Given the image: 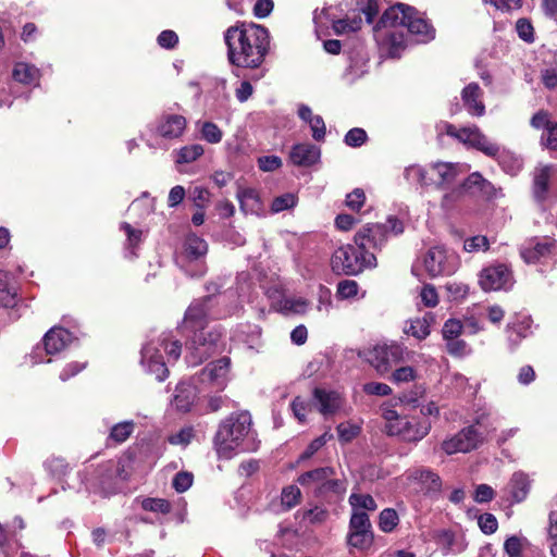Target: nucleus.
Instances as JSON below:
<instances>
[{
  "label": "nucleus",
  "instance_id": "obj_1",
  "mask_svg": "<svg viewBox=\"0 0 557 557\" xmlns=\"http://www.w3.org/2000/svg\"><path fill=\"white\" fill-rule=\"evenodd\" d=\"M224 41L228 62L243 69H259L270 49L268 29L255 23L230 26Z\"/></svg>",
  "mask_w": 557,
  "mask_h": 557
},
{
  "label": "nucleus",
  "instance_id": "obj_2",
  "mask_svg": "<svg viewBox=\"0 0 557 557\" xmlns=\"http://www.w3.org/2000/svg\"><path fill=\"white\" fill-rule=\"evenodd\" d=\"M252 425L247 411L233 412L223 419L213 436V448L219 459H231L242 448Z\"/></svg>",
  "mask_w": 557,
  "mask_h": 557
},
{
  "label": "nucleus",
  "instance_id": "obj_3",
  "mask_svg": "<svg viewBox=\"0 0 557 557\" xmlns=\"http://www.w3.org/2000/svg\"><path fill=\"white\" fill-rule=\"evenodd\" d=\"M406 27L407 30L418 37V41H429L434 38L435 30L417 11L409 5L397 3L387 9L381 16L376 28Z\"/></svg>",
  "mask_w": 557,
  "mask_h": 557
},
{
  "label": "nucleus",
  "instance_id": "obj_4",
  "mask_svg": "<svg viewBox=\"0 0 557 557\" xmlns=\"http://www.w3.org/2000/svg\"><path fill=\"white\" fill-rule=\"evenodd\" d=\"M374 252L364 250L358 244L338 247L331 258V268L336 274L357 275L366 268H375Z\"/></svg>",
  "mask_w": 557,
  "mask_h": 557
},
{
  "label": "nucleus",
  "instance_id": "obj_5",
  "mask_svg": "<svg viewBox=\"0 0 557 557\" xmlns=\"http://www.w3.org/2000/svg\"><path fill=\"white\" fill-rule=\"evenodd\" d=\"M403 232V222L395 216H388L385 223H368L362 226L355 234L354 243L364 250L374 252L382 249L389 236H397Z\"/></svg>",
  "mask_w": 557,
  "mask_h": 557
},
{
  "label": "nucleus",
  "instance_id": "obj_6",
  "mask_svg": "<svg viewBox=\"0 0 557 557\" xmlns=\"http://www.w3.org/2000/svg\"><path fill=\"white\" fill-rule=\"evenodd\" d=\"M532 196L540 205L548 199L557 200V165L540 164L534 169Z\"/></svg>",
  "mask_w": 557,
  "mask_h": 557
},
{
  "label": "nucleus",
  "instance_id": "obj_7",
  "mask_svg": "<svg viewBox=\"0 0 557 557\" xmlns=\"http://www.w3.org/2000/svg\"><path fill=\"white\" fill-rule=\"evenodd\" d=\"M423 262L425 271L431 277L451 275L460 265L459 257L441 246L430 248Z\"/></svg>",
  "mask_w": 557,
  "mask_h": 557
},
{
  "label": "nucleus",
  "instance_id": "obj_8",
  "mask_svg": "<svg viewBox=\"0 0 557 557\" xmlns=\"http://www.w3.org/2000/svg\"><path fill=\"white\" fill-rule=\"evenodd\" d=\"M221 334L215 330H198L194 331V336L190 342V354L187 360L190 364L196 366L203 360L208 359L219 348Z\"/></svg>",
  "mask_w": 557,
  "mask_h": 557
},
{
  "label": "nucleus",
  "instance_id": "obj_9",
  "mask_svg": "<svg viewBox=\"0 0 557 557\" xmlns=\"http://www.w3.org/2000/svg\"><path fill=\"white\" fill-rule=\"evenodd\" d=\"M512 284V271L503 263L488 265L479 274V285L485 292L509 289Z\"/></svg>",
  "mask_w": 557,
  "mask_h": 557
},
{
  "label": "nucleus",
  "instance_id": "obj_10",
  "mask_svg": "<svg viewBox=\"0 0 557 557\" xmlns=\"http://www.w3.org/2000/svg\"><path fill=\"white\" fill-rule=\"evenodd\" d=\"M431 430V423L428 420L419 421L416 419L403 418L387 429L391 436H399L406 442H419L425 437Z\"/></svg>",
  "mask_w": 557,
  "mask_h": 557
},
{
  "label": "nucleus",
  "instance_id": "obj_11",
  "mask_svg": "<svg viewBox=\"0 0 557 557\" xmlns=\"http://www.w3.org/2000/svg\"><path fill=\"white\" fill-rule=\"evenodd\" d=\"M482 442V436L473 425L463 428L453 437L446 440L442 444L443 450L453 455L456 453H468L475 449Z\"/></svg>",
  "mask_w": 557,
  "mask_h": 557
},
{
  "label": "nucleus",
  "instance_id": "obj_12",
  "mask_svg": "<svg viewBox=\"0 0 557 557\" xmlns=\"http://www.w3.org/2000/svg\"><path fill=\"white\" fill-rule=\"evenodd\" d=\"M230 359L224 357L208 363L198 374L201 384L215 391H222L227 384Z\"/></svg>",
  "mask_w": 557,
  "mask_h": 557
},
{
  "label": "nucleus",
  "instance_id": "obj_13",
  "mask_svg": "<svg viewBox=\"0 0 557 557\" xmlns=\"http://www.w3.org/2000/svg\"><path fill=\"white\" fill-rule=\"evenodd\" d=\"M212 301L213 296L194 300L185 312L184 327L193 332L206 329Z\"/></svg>",
  "mask_w": 557,
  "mask_h": 557
},
{
  "label": "nucleus",
  "instance_id": "obj_14",
  "mask_svg": "<svg viewBox=\"0 0 557 557\" xmlns=\"http://www.w3.org/2000/svg\"><path fill=\"white\" fill-rule=\"evenodd\" d=\"M140 363L147 373L153 374L160 382L169 376V369L154 341L147 343L143 347Z\"/></svg>",
  "mask_w": 557,
  "mask_h": 557
},
{
  "label": "nucleus",
  "instance_id": "obj_15",
  "mask_svg": "<svg viewBox=\"0 0 557 557\" xmlns=\"http://www.w3.org/2000/svg\"><path fill=\"white\" fill-rule=\"evenodd\" d=\"M187 120L181 114L163 113L156 121L153 133L164 140H174L183 136Z\"/></svg>",
  "mask_w": 557,
  "mask_h": 557
},
{
  "label": "nucleus",
  "instance_id": "obj_16",
  "mask_svg": "<svg viewBox=\"0 0 557 557\" xmlns=\"http://www.w3.org/2000/svg\"><path fill=\"white\" fill-rule=\"evenodd\" d=\"M407 480L417 484L420 491L428 496L434 497L441 493L442 480L437 473L429 468L410 469L406 473Z\"/></svg>",
  "mask_w": 557,
  "mask_h": 557
},
{
  "label": "nucleus",
  "instance_id": "obj_17",
  "mask_svg": "<svg viewBox=\"0 0 557 557\" xmlns=\"http://www.w3.org/2000/svg\"><path fill=\"white\" fill-rule=\"evenodd\" d=\"M557 251V243L552 238L530 240L520 250L521 258L527 263H536Z\"/></svg>",
  "mask_w": 557,
  "mask_h": 557
},
{
  "label": "nucleus",
  "instance_id": "obj_18",
  "mask_svg": "<svg viewBox=\"0 0 557 557\" xmlns=\"http://www.w3.org/2000/svg\"><path fill=\"white\" fill-rule=\"evenodd\" d=\"M208 252V244L201 237L190 234L185 238L183 250L177 256V263L183 267L187 261H197Z\"/></svg>",
  "mask_w": 557,
  "mask_h": 557
},
{
  "label": "nucleus",
  "instance_id": "obj_19",
  "mask_svg": "<svg viewBox=\"0 0 557 557\" xmlns=\"http://www.w3.org/2000/svg\"><path fill=\"white\" fill-rule=\"evenodd\" d=\"M482 97L483 91L476 83H470L461 90L462 103L470 115L483 116L485 114Z\"/></svg>",
  "mask_w": 557,
  "mask_h": 557
},
{
  "label": "nucleus",
  "instance_id": "obj_20",
  "mask_svg": "<svg viewBox=\"0 0 557 557\" xmlns=\"http://www.w3.org/2000/svg\"><path fill=\"white\" fill-rule=\"evenodd\" d=\"M313 400L318 410L324 416L334 414L343 406V398L337 392L320 387L314 388Z\"/></svg>",
  "mask_w": 557,
  "mask_h": 557
},
{
  "label": "nucleus",
  "instance_id": "obj_21",
  "mask_svg": "<svg viewBox=\"0 0 557 557\" xmlns=\"http://www.w3.org/2000/svg\"><path fill=\"white\" fill-rule=\"evenodd\" d=\"M320 148L308 143L293 146L289 152L292 163L297 166H311L320 160Z\"/></svg>",
  "mask_w": 557,
  "mask_h": 557
},
{
  "label": "nucleus",
  "instance_id": "obj_22",
  "mask_svg": "<svg viewBox=\"0 0 557 557\" xmlns=\"http://www.w3.org/2000/svg\"><path fill=\"white\" fill-rule=\"evenodd\" d=\"M430 170L435 178L434 185L438 189H443L454 183L461 172L459 165L451 162L431 163Z\"/></svg>",
  "mask_w": 557,
  "mask_h": 557
},
{
  "label": "nucleus",
  "instance_id": "obj_23",
  "mask_svg": "<svg viewBox=\"0 0 557 557\" xmlns=\"http://www.w3.org/2000/svg\"><path fill=\"white\" fill-rule=\"evenodd\" d=\"M73 341V335L63 327H52L44 336L45 350L49 355L65 349Z\"/></svg>",
  "mask_w": 557,
  "mask_h": 557
},
{
  "label": "nucleus",
  "instance_id": "obj_24",
  "mask_svg": "<svg viewBox=\"0 0 557 557\" xmlns=\"http://www.w3.org/2000/svg\"><path fill=\"white\" fill-rule=\"evenodd\" d=\"M462 188H466L467 193L479 194L486 198H495L498 193L497 188L479 172L471 173L462 182Z\"/></svg>",
  "mask_w": 557,
  "mask_h": 557
},
{
  "label": "nucleus",
  "instance_id": "obj_25",
  "mask_svg": "<svg viewBox=\"0 0 557 557\" xmlns=\"http://www.w3.org/2000/svg\"><path fill=\"white\" fill-rule=\"evenodd\" d=\"M358 356L364 358L381 374L387 372L391 368L384 345L359 351Z\"/></svg>",
  "mask_w": 557,
  "mask_h": 557
},
{
  "label": "nucleus",
  "instance_id": "obj_26",
  "mask_svg": "<svg viewBox=\"0 0 557 557\" xmlns=\"http://www.w3.org/2000/svg\"><path fill=\"white\" fill-rule=\"evenodd\" d=\"M196 399V388L191 384L182 382L177 384L173 397V406L182 412L190 410Z\"/></svg>",
  "mask_w": 557,
  "mask_h": 557
},
{
  "label": "nucleus",
  "instance_id": "obj_27",
  "mask_svg": "<svg viewBox=\"0 0 557 557\" xmlns=\"http://www.w3.org/2000/svg\"><path fill=\"white\" fill-rule=\"evenodd\" d=\"M506 491L511 497L512 503L524 500L530 491V480L528 475L522 472L513 473Z\"/></svg>",
  "mask_w": 557,
  "mask_h": 557
},
{
  "label": "nucleus",
  "instance_id": "obj_28",
  "mask_svg": "<svg viewBox=\"0 0 557 557\" xmlns=\"http://www.w3.org/2000/svg\"><path fill=\"white\" fill-rule=\"evenodd\" d=\"M335 470L332 467H321L317 468L300 474L297 479V482L304 486H314L322 485L327 478L334 476Z\"/></svg>",
  "mask_w": 557,
  "mask_h": 557
},
{
  "label": "nucleus",
  "instance_id": "obj_29",
  "mask_svg": "<svg viewBox=\"0 0 557 557\" xmlns=\"http://www.w3.org/2000/svg\"><path fill=\"white\" fill-rule=\"evenodd\" d=\"M405 177L411 183H416L421 187L434 185L435 178L430 170L420 165H410L405 170Z\"/></svg>",
  "mask_w": 557,
  "mask_h": 557
},
{
  "label": "nucleus",
  "instance_id": "obj_30",
  "mask_svg": "<svg viewBox=\"0 0 557 557\" xmlns=\"http://www.w3.org/2000/svg\"><path fill=\"white\" fill-rule=\"evenodd\" d=\"M444 129L448 136L456 138L457 140L469 147H473L474 137H476L475 133L481 132L476 126L463 127L458 129L456 126L449 123L444 124Z\"/></svg>",
  "mask_w": 557,
  "mask_h": 557
},
{
  "label": "nucleus",
  "instance_id": "obj_31",
  "mask_svg": "<svg viewBox=\"0 0 557 557\" xmlns=\"http://www.w3.org/2000/svg\"><path fill=\"white\" fill-rule=\"evenodd\" d=\"M11 275L0 270V305L7 308L15 305V289L10 285Z\"/></svg>",
  "mask_w": 557,
  "mask_h": 557
},
{
  "label": "nucleus",
  "instance_id": "obj_32",
  "mask_svg": "<svg viewBox=\"0 0 557 557\" xmlns=\"http://www.w3.org/2000/svg\"><path fill=\"white\" fill-rule=\"evenodd\" d=\"M39 77V71L34 65L20 62L13 70V78L22 84H32Z\"/></svg>",
  "mask_w": 557,
  "mask_h": 557
},
{
  "label": "nucleus",
  "instance_id": "obj_33",
  "mask_svg": "<svg viewBox=\"0 0 557 557\" xmlns=\"http://www.w3.org/2000/svg\"><path fill=\"white\" fill-rule=\"evenodd\" d=\"M431 314H425L423 318H417L411 320L409 326L405 327L404 331L408 335H412L418 339H424L430 334V320Z\"/></svg>",
  "mask_w": 557,
  "mask_h": 557
},
{
  "label": "nucleus",
  "instance_id": "obj_34",
  "mask_svg": "<svg viewBox=\"0 0 557 557\" xmlns=\"http://www.w3.org/2000/svg\"><path fill=\"white\" fill-rule=\"evenodd\" d=\"M322 485H318L314 488V495L317 497H326L330 494L341 495L346 491V484L344 481L334 479L333 476L327 478Z\"/></svg>",
  "mask_w": 557,
  "mask_h": 557
},
{
  "label": "nucleus",
  "instance_id": "obj_35",
  "mask_svg": "<svg viewBox=\"0 0 557 557\" xmlns=\"http://www.w3.org/2000/svg\"><path fill=\"white\" fill-rule=\"evenodd\" d=\"M347 540L348 544L355 548L368 549L373 544L374 535L372 530L349 531Z\"/></svg>",
  "mask_w": 557,
  "mask_h": 557
},
{
  "label": "nucleus",
  "instance_id": "obj_36",
  "mask_svg": "<svg viewBox=\"0 0 557 557\" xmlns=\"http://www.w3.org/2000/svg\"><path fill=\"white\" fill-rule=\"evenodd\" d=\"M352 511H375L377 505L370 494L352 493L348 498Z\"/></svg>",
  "mask_w": 557,
  "mask_h": 557
},
{
  "label": "nucleus",
  "instance_id": "obj_37",
  "mask_svg": "<svg viewBox=\"0 0 557 557\" xmlns=\"http://www.w3.org/2000/svg\"><path fill=\"white\" fill-rule=\"evenodd\" d=\"M473 147L474 149L483 152L487 157L495 158L499 152V146L488 140V138L482 133H475Z\"/></svg>",
  "mask_w": 557,
  "mask_h": 557
},
{
  "label": "nucleus",
  "instance_id": "obj_38",
  "mask_svg": "<svg viewBox=\"0 0 557 557\" xmlns=\"http://www.w3.org/2000/svg\"><path fill=\"white\" fill-rule=\"evenodd\" d=\"M301 498V492L296 485H288L282 490L281 504L285 510H290L299 504Z\"/></svg>",
  "mask_w": 557,
  "mask_h": 557
},
{
  "label": "nucleus",
  "instance_id": "obj_39",
  "mask_svg": "<svg viewBox=\"0 0 557 557\" xmlns=\"http://www.w3.org/2000/svg\"><path fill=\"white\" fill-rule=\"evenodd\" d=\"M332 438L333 434L330 431H326L321 436L314 438L301 453L298 461L300 462L310 459L319 449H321Z\"/></svg>",
  "mask_w": 557,
  "mask_h": 557
},
{
  "label": "nucleus",
  "instance_id": "obj_40",
  "mask_svg": "<svg viewBox=\"0 0 557 557\" xmlns=\"http://www.w3.org/2000/svg\"><path fill=\"white\" fill-rule=\"evenodd\" d=\"M156 343L160 349H164L169 359L176 361L180 358L182 352V345L180 341H170V336L168 334H163Z\"/></svg>",
  "mask_w": 557,
  "mask_h": 557
},
{
  "label": "nucleus",
  "instance_id": "obj_41",
  "mask_svg": "<svg viewBox=\"0 0 557 557\" xmlns=\"http://www.w3.org/2000/svg\"><path fill=\"white\" fill-rule=\"evenodd\" d=\"M134 431L133 421H124L116 423L112 426L110 432V438L116 443L125 442Z\"/></svg>",
  "mask_w": 557,
  "mask_h": 557
},
{
  "label": "nucleus",
  "instance_id": "obj_42",
  "mask_svg": "<svg viewBox=\"0 0 557 557\" xmlns=\"http://www.w3.org/2000/svg\"><path fill=\"white\" fill-rule=\"evenodd\" d=\"M398 515L395 509L386 508L379 516V527L383 532H392L398 524Z\"/></svg>",
  "mask_w": 557,
  "mask_h": 557
},
{
  "label": "nucleus",
  "instance_id": "obj_43",
  "mask_svg": "<svg viewBox=\"0 0 557 557\" xmlns=\"http://www.w3.org/2000/svg\"><path fill=\"white\" fill-rule=\"evenodd\" d=\"M203 154V148L201 145L195 144L190 146L182 147L177 151V163H190Z\"/></svg>",
  "mask_w": 557,
  "mask_h": 557
},
{
  "label": "nucleus",
  "instance_id": "obj_44",
  "mask_svg": "<svg viewBox=\"0 0 557 557\" xmlns=\"http://www.w3.org/2000/svg\"><path fill=\"white\" fill-rule=\"evenodd\" d=\"M361 24H362L361 17H355L352 20H349V18L332 20L333 29L337 35H342L346 32H356V30L360 29Z\"/></svg>",
  "mask_w": 557,
  "mask_h": 557
},
{
  "label": "nucleus",
  "instance_id": "obj_45",
  "mask_svg": "<svg viewBox=\"0 0 557 557\" xmlns=\"http://www.w3.org/2000/svg\"><path fill=\"white\" fill-rule=\"evenodd\" d=\"M336 430L338 440L342 443H349L359 435L361 428L351 422H343L337 425Z\"/></svg>",
  "mask_w": 557,
  "mask_h": 557
},
{
  "label": "nucleus",
  "instance_id": "obj_46",
  "mask_svg": "<svg viewBox=\"0 0 557 557\" xmlns=\"http://www.w3.org/2000/svg\"><path fill=\"white\" fill-rule=\"evenodd\" d=\"M463 249L467 252H479V251H487L490 249V240L486 236L476 235L470 238H467L463 243Z\"/></svg>",
  "mask_w": 557,
  "mask_h": 557
},
{
  "label": "nucleus",
  "instance_id": "obj_47",
  "mask_svg": "<svg viewBox=\"0 0 557 557\" xmlns=\"http://www.w3.org/2000/svg\"><path fill=\"white\" fill-rule=\"evenodd\" d=\"M240 209L243 211L253 210L255 205L258 203V195L255 189L244 188L239 189L236 195Z\"/></svg>",
  "mask_w": 557,
  "mask_h": 557
},
{
  "label": "nucleus",
  "instance_id": "obj_48",
  "mask_svg": "<svg viewBox=\"0 0 557 557\" xmlns=\"http://www.w3.org/2000/svg\"><path fill=\"white\" fill-rule=\"evenodd\" d=\"M372 530L371 521L366 511H352L349 520V531Z\"/></svg>",
  "mask_w": 557,
  "mask_h": 557
},
{
  "label": "nucleus",
  "instance_id": "obj_49",
  "mask_svg": "<svg viewBox=\"0 0 557 557\" xmlns=\"http://www.w3.org/2000/svg\"><path fill=\"white\" fill-rule=\"evenodd\" d=\"M45 468L53 476H61L66 474L69 465L64 458L52 456L45 461Z\"/></svg>",
  "mask_w": 557,
  "mask_h": 557
},
{
  "label": "nucleus",
  "instance_id": "obj_50",
  "mask_svg": "<svg viewBox=\"0 0 557 557\" xmlns=\"http://www.w3.org/2000/svg\"><path fill=\"white\" fill-rule=\"evenodd\" d=\"M556 124L557 123L550 119L549 112L545 110L537 111L531 119L532 127L543 129V132L553 128Z\"/></svg>",
  "mask_w": 557,
  "mask_h": 557
},
{
  "label": "nucleus",
  "instance_id": "obj_51",
  "mask_svg": "<svg viewBox=\"0 0 557 557\" xmlns=\"http://www.w3.org/2000/svg\"><path fill=\"white\" fill-rule=\"evenodd\" d=\"M389 361V367L394 363L406 360L409 351L400 344L392 343L391 345H384Z\"/></svg>",
  "mask_w": 557,
  "mask_h": 557
},
{
  "label": "nucleus",
  "instance_id": "obj_52",
  "mask_svg": "<svg viewBox=\"0 0 557 557\" xmlns=\"http://www.w3.org/2000/svg\"><path fill=\"white\" fill-rule=\"evenodd\" d=\"M141 506L147 511L169 513L171 511V504L163 498H146L143 500Z\"/></svg>",
  "mask_w": 557,
  "mask_h": 557
},
{
  "label": "nucleus",
  "instance_id": "obj_53",
  "mask_svg": "<svg viewBox=\"0 0 557 557\" xmlns=\"http://www.w3.org/2000/svg\"><path fill=\"white\" fill-rule=\"evenodd\" d=\"M297 203V197L287 193L273 199L271 210L275 213L290 209Z\"/></svg>",
  "mask_w": 557,
  "mask_h": 557
},
{
  "label": "nucleus",
  "instance_id": "obj_54",
  "mask_svg": "<svg viewBox=\"0 0 557 557\" xmlns=\"http://www.w3.org/2000/svg\"><path fill=\"white\" fill-rule=\"evenodd\" d=\"M368 139V135L363 128L355 127L347 132L344 138V143L349 147H360Z\"/></svg>",
  "mask_w": 557,
  "mask_h": 557
},
{
  "label": "nucleus",
  "instance_id": "obj_55",
  "mask_svg": "<svg viewBox=\"0 0 557 557\" xmlns=\"http://www.w3.org/2000/svg\"><path fill=\"white\" fill-rule=\"evenodd\" d=\"M506 332L511 348H516L522 338L527 336V327L523 324H508Z\"/></svg>",
  "mask_w": 557,
  "mask_h": 557
},
{
  "label": "nucleus",
  "instance_id": "obj_56",
  "mask_svg": "<svg viewBox=\"0 0 557 557\" xmlns=\"http://www.w3.org/2000/svg\"><path fill=\"white\" fill-rule=\"evenodd\" d=\"M201 135L210 144H218L222 140V131L212 122H205L202 124Z\"/></svg>",
  "mask_w": 557,
  "mask_h": 557
},
{
  "label": "nucleus",
  "instance_id": "obj_57",
  "mask_svg": "<svg viewBox=\"0 0 557 557\" xmlns=\"http://www.w3.org/2000/svg\"><path fill=\"white\" fill-rule=\"evenodd\" d=\"M193 473L181 471L173 478L172 485L177 493H184L193 485Z\"/></svg>",
  "mask_w": 557,
  "mask_h": 557
},
{
  "label": "nucleus",
  "instance_id": "obj_58",
  "mask_svg": "<svg viewBox=\"0 0 557 557\" xmlns=\"http://www.w3.org/2000/svg\"><path fill=\"white\" fill-rule=\"evenodd\" d=\"M446 350L454 357H462L469 354L470 349L465 341L453 338L446 341Z\"/></svg>",
  "mask_w": 557,
  "mask_h": 557
},
{
  "label": "nucleus",
  "instance_id": "obj_59",
  "mask_svg": "<svg viewBox=\"0 0 557 557\" xmlns=\"http://www.w3.org/2000/svg\"><path fill=\"white\" fill-rule=\"evenodd\" d=\"M366 201L364 191L360 188L354 189L346 197V206L352 211H359Z\"/></svg>",
  "mask_w": 557,
  "mask_h": 557
},
{
  "label": "nucleus",
  "instance_id": "obj_60",
  "mask_svg": "<svg viewBox=\"0 0 557 557\" xmlns=\"http://www.w3.org/2000/svg\"><path fill=\"white\" fill-rule=\"evenodd\" d=\"M478 523L481 531L485 534H493L498 528L496 517L488 512L481 515L479 517Z\"/></svg>",
  "mask_w": 557,
  "mask_h": 557
},
{
  "label": "nucleus",
  "instance_id": "obj_61",
  "mask_svg": "<svg viewBox=\"0 0 557 557\" xmlns=\"http://www.w3.org/2000/svg\"><path fill=\"white\" fill-rule=\"evenodd\" d=\"M462 332V324L459 320L449 319L445 322L442 333L444 339L457 338Z\"/></svg>",
  "mask_w": 557,
  "mask_h": 557
},
{
  "label": "nucleus",
  "instance_id": "obj_62",
  "mask_svg": "<svg viewBox=\"0 0 557 557\" xmlns=\"http://www.w3.org/2000/svg\"><path fill=\"white\" fill-rule=\"evenodd\" d=\"M121 230H123L127 236V245L131 248H135L139 245L141 240L143 232L140 230L134 228L129 223L123 222L121 224Z\"/></svg>",
  "mask_w": 557,
  "mask_h": 557
},
{
  "label": "nucleus",
  "instance_id": "obj_63",
  "mask_svg": "<svg viewBox=\"0 0 557 557\" xmlns=\"http://www.w3.org/2000/svg\"><path fill=\"white\" fill-rule=\"evenodd\" d=\"M258 165L263 172H272L282 166V160L277 156H264L258 159Z\"/></svg>",
  "mask_w": 557,
  "mask_h": 557
},
{
  "label": "nucleus",
  "instance_id": "obj_64",
  "mask_svg": "<svg viewBox=\"0 0 557 557\" xmlns=\"http://www.w3.org/2000/svg\"><path fill=\"white\" fill-rule=\"evenodd\" d=\"M541 143L547 149L557 151V124L542 133Z\"/></svg>",
  "mask_w": 557,
  "mask_h": 557
}]
</instances>
